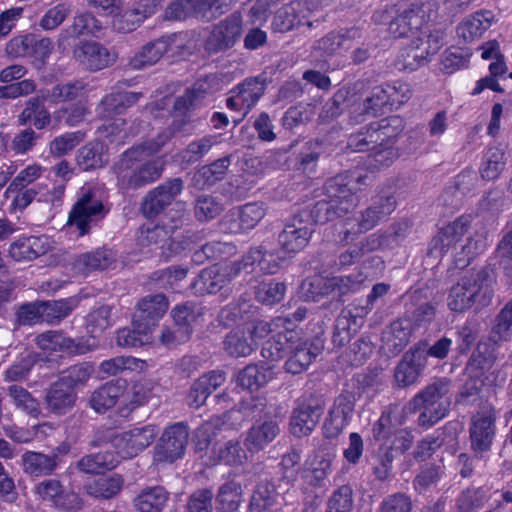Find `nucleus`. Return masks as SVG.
Wrapping results in <instances>:
<instances>
[{"instance_id":"obj_1","label":"nucleus","mask_w":512,"mask_h":512,"mask_svg":"<svg viewBox=\"0 0 512 512\" xmlns=\"http://www.w3.org/2000/svg\"><path fill=\"white\" fill-rule=\"evenodd\" d=\"M398 156V151L391 145H381L366 157L363 168L329 179L325 190L330 200L316 204V221H329L353 209L358 204L357 194L373 182L377 172L391 166Z\"/></svg>"},{"instance_id":"obj_2","label":"nucleus","mask_w":512,"mask_h":512,"mask_svg":"<svg viewBox=\"0 0 512 512\" xmlns=\"http://www.w3.org/2000/svg\"><path fill=\"white\" fill-rule=\"evenodd\" d=\"M275 334L263 345L261 355L273 363L289 355L285 362V369L291 374H300L307 370L316 357L307 342L302 339L301 331L295 324L284 317L274 319Z\"/></svg>"},{"instance_id":"obj_3","label":"nucleus","mask_w":512,"mask_h":512,"mask_svg":"<svg viewBox=\"0 0 512 512\" xmlns=\"http://www.w3.org/2000/svg\"><path fill=\"white\" fill-rule=\"evenodd\" d=\"M494 280L484 269L464 273L450 288L447 305L453 312L479 311L491 304Z\"/></svg>"},{"instance_id":"obj_4","label":"nucleus","mask_w":512,"mask_h":512,"mask_svg":"<svg viewBox=\"0 0 512 512\" xmlns=\"http://www.w3.org/2000/svg\"><path fill=\"white\" fill-rule=\"evenodd\" d=\"M184 213L169 214L161 225H143L136 237L137 244L153 250L160 249V255L170 258L190 248L191 241L178 231L182 228Z\"/></svg>"},{"instance_id":"obj_5","label":"nucleus","mask_w":512,"mask_h":512,"mask_svg":"<svg viewBox=\"0 0 512 512\" xmlns=\"http://www.w3.org/2000/svg\"><path fill=\"white\" fill-rule=\"evenodd\" d=\"M141 147L125 151L114 166L118 185L122 189H136L160 178L164 170L163 158L148 160Z\"/></svg>"},{"instance_id":"obj_6","label":"nucleus","mask_w":512,"mask_h":512,"mask_svg":"<svg viewBox=\"0 0 512 512\" xmlns=\"http://www.w3.org/2000/svg\"><path fill=\"white\" fill-rule=\"evenodd\" d=\"M450 382L439 379L417 393L405 406L406 414L421 411L418 423L430 427L443 419L450 408Z\"/></svg>"},{"instance_id":"obj_7","label":"nucleus","mask_w":512,"mask_h":512,"mask_svg":"<svg viewBox=\"0 0 512 512\" xmlns=\"http://www.w3.org/2000/svg\"><path fill=\"white\" fill-rule=\"evenodd\" d=\"M274 319L271 322L255 320L231 330L223 341L224 350L233 357H247L257 348L258 342L275 334Z\"/></svg>"},{"instance_id":"obj_8","label":"nucleus","mask_w":512,"mask_h":512,"mask_svg":"<svg viewBox=\"0 0 512 512\" xmlns=\"http://www.w3.org/2000/svg\"><path fill=\"white\" fill-rule=\"evenodd\" d=\"M108 211L90 187H82L79 198L69 213L67 224L71 229H75L78 236H83L89 233Z\"/></svg>"},{"instance_id":"obj_9","label":"nucleus","mask_w":512,"mask_h":512,"mask_svg":"<svg viewBox=\"0 0 512 512\" xmlns=\"http://www.w3.org/2000/svg\"><path fill=\"white\" fill-rule=\"evenodd\" d=\"M438 5L434 0L418 1L403 9L390 21V31L397 37L419 30L437 16Z\"/></svg>"},{"instance_id":"obj_10","label":"nucleus","mask_w":512,"mask_h":512,"mask_svg":"<svg viewBox=\"0 0 512 512\" xmlns=\"http://www.w3.org/2000/svg\"><path fill=\"white\" fill-rule=\"evenodd\" d=\"M336 457V446L330 441H323L306 459L302 478L305 483L324 486L332 472V463Z\"/></svg>"},{"instance_id":"obj_11","label":"nucleus","mask_w":512,"mask_h":512,"mask_svg":"<svg viewBox=\"0 0 512 512\" xmlns=\"http://www.w3.org/2000/svg\"><path fill=\"white\" fill-rule=\"evenodd\" d=\"M158 429L153 424L138 426L122 434L111 437L113 447L118 456L128 459L137 456L155 440Z\"/></svg>"},{"instance_id":"obj_12","label":"nucleus","mask_w":512,"mask_h":512,"mask_svg":"<svg viewBox=\"0 0 512 512\" xmlns=\"http://www.w3.org/2000/svg\"><path fill=\"white\" fill-rule=\"evenodd\" d=\"M240 275H242V268L238 262L224 265L216 264L203 269L192 282L191 287L197 294H213Z\"/></svg>"},{"instance_id":"obj_13","label":"nucleus","mask_w":512,"mask_h":512,"mask_svg":"<svg viewBox=\"0 0 512 512\" xmlns=\"http://www.w3.org/2000/svg\"><path fill=\"white\" fill-rule=\"evenodd\" d=\"M243 32V21L239 13H233L216 24L205 41L209 53H219L232 48Z\"/></svg>"},{"instance_id":"obj_14","label":"nucleus","mask_w":512,"mask_h":512,"mask_svg":"<svg viewBox=\"0 0 512 512\" xmlns=\"http://www.w3.org/2000/svg\"><path fill=\"white\" fill-rule=\"evenodd\" d=\"M34 493L41 500L67 512H78L84 507V500L78 493L65 491L62 483L54 478L39 482L34 488Z\"/></svg>"},{"instance_id":"obj_15","label":"nucleus","mask_w":512,"mask_h":512,"mask_svg":"<svg viewBox=\"0 0 512 512\" xmlns=\"http://www.w3.org/2000/svg\"><path fill=\"white\" fill-rule=\"evenodd\" d=\"M183 42L177 34L163 36L149 44L143 46L137 51L129 61V66L133 69H143L156 64L161 57L168 52L178 53L182 48Z\"/></svg>"},{"instance_id":"obj_16","label":"nucleus","mask_w":512,"mask_h":512,"mask_svg":"<svg viewBox=\"0 0 512 512\" xmlns=\"http://www.w3.org/2000/svg\"><path fill=\"white\" fill-rule=\"evenodd\" d=\"M395 199L392 196L380 198L368 207L359 220L346 219L344 240L348 241L352 234L362 233L371 230L379 221L390 215L395 209Z\"/></svg>"},{"instance_id":"obj_17","label":"nucleus","mask_w":512,"mask_h":512,"mask_svg":"<svg viewBox=\"0 0 512 512\" xmlns=\"http://www.w3.org/2000/svg\"><path fill=\"white\" fill-rule=\"evenodd\" d=\"M324 411V405L317 399L300 402L290 417V432L296 437L308 436L315 429Z\"/></svg>"},{"instance_id":"obj_18","label":"nucleus","mask_w":512,"mask_h":512,"mask_svg":"<svg viewBox=\"0 0 512 512\" xmlns=\"http://www.w3.org/2000/svg\"><path fill=\"white\" fill-rule=\"evenodd\" d=\"M313 225L301 215H295L278 236L281 252L290 256L301 251L308 244Z\"/></svg>"},{"instance_id":"obj_19","label":"nucleus","mask_w":512,"mask_h":512,"mask_svg":"<svg viewBox=\"0 0 512 512\" xmlns=\"http://www.w3.org/2000/svg\"><path fill=\"white\" fill-rule=\"evenodd\" d=\"M75 59L86 69L99 71L113 65L117 54L96 41H81L73 51Z\"/></svg>"},{"instance_id":"obj_20","label":"nucleus","mask_w":512,"mask_h":512,"mask_svg":"<svg viewBox=\"0 0 512 512\" xmlns=\"http://www.w3.org/2000/svg\"><path fill=\"white\" fill-rule=\"evenodd\" d=\"M183 190V181L174 178L151 190L144 198L141 210L145 217L157 216Z\"/></svg>"},{"instance_id":"obj_21","label":"nucleus","mask_w":512,"mask_h":512,"mask_svg":"<svg viewBox=\"0 0 512 512\" xmlns=\"http://www.w3.org/2000/svg\"><path fill=\"white\" fill-rule=\"evenodd\" d=\"M280 433V426L272 417L260 418L244 434V445L253 455L264 450Z\"/></svg>"},{"instance_id":"obj_22","label":"nucleus","mask_w":512,"mask_h":512,"mask_svg":"<svg viewBox=\"0 0 512 512\" xmlns=\"http://www.w3.org/2000/svg\"><path fill=\"white\" fill-rule=\"evenodd\" d=\"M188 440V430L182 423L168 427L157 446L156 457L160 461L174 462L182 457Z\"/></svg>"},{"instance_id":"obj_23","label":"nucleus","mask_w":512,"mask_h":512,"mask_svg":"<svg viewBox=\"0 0 512 512\" xmlns=\"http://www.w3.org/2000/svg\"><path fill=\"white\" fill-rule=\"evenodd\" d=\"M354 406V397L349 393L340 394L334 400L323 425L326 438H335L342 432L349 422Z\"/></svg>"},{"instance_id":"obj_24","label":"nucleus","mask_w":512,"mask_h":512,"mask_svg":"<svg viewBox=\"0 0 512 512\" xmlns=\"http://www.w3.org/2000/svg\"><path fill=\"white\" fill-rule=\"evenodd\" d=\"M495 419V411L492 408L485 409L474 417L470 428V440L476 454H482L490 449Z\"/></svg>"},{"instance_id":"obj_25","label":"nucleus","mask_w":512,"mask_h":512,"mask_svg":"<svg viewBox=\"0 0 512 512\" xmlns=\"http://www.w3.org/2000/svg\"><path fill=\"white\" fill-rule=\"evenodd\" d=\"M38 347L48 352H67L70 354H85L90 351V345L83 338L72 339L61 331H47L38 335Z\"/></svg>"},{"instance_id":"obj_26","label":"nucleus","mask_w":512,"mask_h":512,"mask_svg":"<svg viewBox=\"0 0 512 512\" xmlns=\"http://www.w3.org/2000/svg\"><path fill=\"white\" fill-rule=\"evenodd\" d=\"M471 220L470 215H462L440 229L431 241V253L441 256L455 247L470 227Z\"/></svg>"},{"instance_id":"obj_27","label":"nucleus","mask_w":512,"mask_h":512,"mask_svg":"<svg viewBox=\"0 0 512 512\" xmlns=\"http://www.w3.org/2000/svg\"><path fill=\"white\" fill-rule=\"evenodd\" d=\"M77 398L75 390L56 380L45 389L44 405L50 414L64 416L72 411Z\"/></svg>"},{"instance_id":"obj_28","label":"nucleus","mask_w":512,"mask_h":512,"mask_svg":"<svg viewBox=\"0 0 512 512\" xmlns=\"http://www.w3.org/2000/svg\"><path fill=\"white\" fill-rule=\"evenodd\" d=\"M426 366V356L424 350L415 347L408 351L394 372V379L398 386L408 387L416 383L418 377Z\"/></svg>"},{"instance_id":"obj_29","label":"nucleus","mask_w":512,"mask_h":512,"mask_svg":"<svg viewBox=\"0 0 512 512\" xmlns=\"http://www.w3.org/2000/svg\"><path fill=\"white\" fill-rule=\"evenodd\" d=\"M266 215L263 203H247L232 210L226 217L227 229L231 233H242L253 229Z\"/></svg>"},{"instance_id":"obj_30","label":"nucleus","mask_w":512,"mask_h":512,"mask_svg":"<svg viewBox=\"0 0 512 512\" xmlns=\"http://www.w3.org/2000/svg\"><path fill=\"white\" fill-rule=\"evenodd\" d=\"M50 249L46 236H23L13 241L8 248L9 256L16 262L32 261Z\"/></svg>"},{"instance_id":"obj_31","label":"nucleus","mask_w":512,"mask_h":512,"mask_svg":"<svg viewBox=\"0 0 512 512\" xmlns=\"http://www.w3.org/2000/svg\"><path fill=\"white\" fill-rule=\"evenodd\" d=\"M276 256L273 252L263 251L262 247L252 248L238 264L241 265L242 275L255 273L257 269L264 274H275L280 268V260L286 254Z\"/></svg>"},{"instance_id":"obj_32","label":"nucleus","mask_w":512,"mask_h":512,"mask_svg":"<svg viewBox=\"0 0 512 512\" xmlns=\"http://www.w3.org/2000/svg\"><path fill=\"white\" fill-rule=\"evenodd\" d=\"M365 277L362 274L353 277L341 276L332 278H323L321 276L314 277L309 285L317 290L313 291V297L318 295H327L332 292H337L339 295L346 294L350 291H357L360 289Z\"/></svg>"},{"instance_id":"obj_33","label":"nucleus","mask_w":512,"mask_h":512,"mask_svg":"<svg viewBox=\"0 0 512 512\" xmlns=\"http://www.w3.org/2000/svg\"><path fill=\"white\" fill-rule=\"evenodd\" d=\"M361 36L359 29L351 28L341 32H330L314 45V50L322 56H333L350 50Z\"/></svg>"},{"instance_id":"obj_34","label":"nucleus","mask_w":512,"mask_h":512,"mask_svg":"<svg viewBox=\"0 0 512 512\" xmlns=\"http://www.w3.org/2000/svg\"><path fill=\"white\" fill-rule=\"evenodd\" d=\"M444 43V32L441 30L431 31L425 39L419 38L412 42V58L414 62L407 61L404 68L414 70L436 54Z\"/></svg>"},{"instance_id":"obj_35","label":"nucleus","mask_w":512,"mask_h":512,"mask_svg":"<svg viewBox=\"0 0 512 512\" xmlns=\"http://www.w3.org/2000/svg\"><path fill=\"white\" fill-rule=\"evenodd\" d=\"M169 306V301L163 294L148 295L137 304L134 319L151 326V331L158 321L164 316Z\"/></svg>"},{"instance_id":"obj_36","label":"nucleus","mask_w":512,"mask_h":512,"mask_svg":"<svg viewBox=\"0 0 512 512\" xmlns=\"http://www.w3.org/2000/svg\"><path fill=\"white\" fill-rule=\"evenodd\" d=\"M124 393V380L108 382L90 396L89 405L97 413H104L114 405H121V396Z\"/></svg>"},{"instance_id":"obj_37","label":"nucleus","mask_w":512,"mask_h":512,"mask_svg":"<svg viewBox=\"0 0 512 512\" xmlns=\"http://www.w3.org/2000/svg\"><path fill=\"white\" fill-rule=\"evenodd\" d=\"M412 335L411 321L399 319L394 321L382 334L384 348L391 354L396 355L404 349Z\"/></svg>"},{"instance_id":"obj_38","label":"nucleus","mask_w":512,"mask_h":512,"mask_svg":"<svg viewBox=\"0 0 512 512\" xmlns=\"http://www.w3.org/2000/svg\"><path fill=\"white\" fill-rule=\"evenodd\" d=\"M275 377L273 366L268 363L248 365L237 376V383L244 389L255 391Z\"/></svg>"},{"instance_id":"obj_39","label":"nucleus","mask_w":512,"mask_h":512,"mask_svg":"<svg viewBox=\"0 0 512 512\" xmlns=\"http://www.w3.org/2000/svg\"><path fill=\"white\" fill-rule=\"evenodd\" d=\"M114 261V255L111 251L97 249L79 255L73 262L75 273L87 275L94 270H104L110 267Z\"/></svg>"},{"instance_id":"obj_40","label":"nucleus","mask_w":512,"mask_h":512,"mask_svg":"<svg viewBox=\"0 0 512 512\" xmlns=\"http://www.w3.org/2000/svg\"><path fill=\"white\" fill-rule=\"evenodd\" d=\"M22 467L26 474L34 477L51 475L58 467L57 455L26 451L22 455Z\"/></svg>"},{"instance_id":"obj_41","label":"nucleus","mask_w":512,"mask_h":512,"mask_svg":"<svg viewBox=\"0 0 512 512\" xmlns=\"http://www.w3.org/2000/svg\"><path fill=\"white\" fill-rule=\"evenodd\" d=\"M493 14L490 11L477 12L465 18L457 27V34L465 42H472L491 26Z\"/></svg>"},{"instance_id":"obj_42","label":"nucleus","mask_w":512,"mask_h":512,"mask_svg":"<svg viewBox=\"0 0 512 512\" xmlns=\"http://www.w3.org/2000/svg\"><path fill=\"white\" fill-rule=\"evenodd\" d=\"M122 486L123 479L120 475H102L87 481L84 490L91 497L110 499L119 493Z\"/></svg>"},{"instance_id":"obj_43","label":"nucleus","mask_w":512,"mask_h":512,"mask_svg":"<svg viewBox=\"0 0 512 512\" xmlns=\"http://www.w3.org/2000/svg\"><path fill=\"white\" fill-rule=\"evenodd\" d=\"M151 326L133 318V328H122L117 332L116 341L120 347L133 348L151 343Z\"/></svg>"},{"instance_id":"obj_44","label":"nucleus","mask_w":512,"mask_h":512,"mask_svg":"<svg viewBox=\"0 0 512 512\" xmlns=\"http://www.w3.org/2000/svg\"><path fill=\"white\" fill-rule=\"evenodd\" d=\"M212 453L217 462L230 466L243 465L248 461V454H250L237 440H228L217 443L214 446Z\"/></svg>"},{"instance_id":"obj_45","label":"nucleus","mask_w":512,"mask_h":512,"mask_svg":"<svg viewBox=\"0 0 512 512\" xmlns=\"http://www.w3.org/2000/svg\"><path fill=\"white\" fill-rule=\"evenodd\" d=\"M137 99L138 95L134 92L112 93L104 97L97 106V115L101 118L111 119L135 103Z\"/></svg>"},{"instance_id":"obj_46","label":"nucleus","mask_w":512,"mask_h":512,"mask_svg":"<svg viewBox=\"0 0 512 512\" xmlns=\"http://www.w3.org/2000/svg\"><path fill=\"white\" fill-rule=\"evenodd\" d=\"M44 98L39 97L30 98L25 105V108L18 116L20 125L28 123L33 124L37 129H43L49 125L51 116L49 111L44 106Z\"/></svg>"},{"instance_id":"obj_47","label":"nucleus","mask_w":512,"mask_h":512,"mask_svg":"<svg viewBox=\"0 0 512 512\" xmlns=\"http://www.w3.org/2000/svg\"><path fill=\"white\" fill-rule=\"evenodd\" d=\"M303 4L292 1L281 7L274 16L273 28L279 32H287L296 26L306 23L302 17L301 9Z\"/></svg>"},{"instance_id":"obj_48","label":"nucleus","mask_w":512,"mask_h":512,"mask_svg":"<svg viewBox=\"0 0 512 512\" xmlns=\"http://www.w3.org/2000/svg\"><path fill=\"white\" fill-rule=\"evenodd\" d=\"M474 363L469 365L470 379H468L461 388L456 401L469 402L471 398L476 397L484 387H492L494 385V372H489L483 377L481 371H473Z\"/></svg>"},{"instance_id":"obj_49","label":"nucleus","mask_w":512,"mask_h":512,"mask_svg":"<svg viewBox=\"0 0 512 512\" xmlns=\"http://www.w3.org/2000/svg\"><path fill=\"white\" fill-rule=\"evenodd\" d=\"M265 90L264 82L258 78H249L244 80L233 91L238 98L235 101L242 102L243 116L258 102Z\"/></svg>"},{"instance_id":"obj_50","label":"nucleus","mask_w":512,"mask_h":512,"mask_svg":"<svg viewBox=\"0 0 512 512\" xmlns=\"http://www.w3.org/2000/svg\"><path fill=\"white\" fill-rule=\"evenodd\" d=\"M117 451H101L82 457L78 461V468L85 473H98L102 469H113L120 462Z\"/></svg>"},{"instance_id":"obj_51","label":"nucleus","mask_w":512,"mask_h":512,"mask_svg":"<svg viewBox=\"0 0 512 512\" xmlns=\"http://www.w3.org/2000/svg\"><path fill=\"white\" fill-rule=\"evenodd\" d=\"M147 368L146 361L132 356H117L101 362L99 370L107 376H114L124 371L142 372Z\"/></svg>"},{"instance_id":"obj_52","label":"nucleus","mask_w":512,"mask_h":512,"mask_svg":"<svg viewBox=\"0 0 512 512\" xmlns=\"http://www.w3.org/2000/svg\"><path fill=\"white\" fill-rule=\"evenodd\" d=\"M168 500L167 491L160 486L143 490L135 499V506L140 512H160Z\"/></svg>"},{"instance_id":"obj_53","label":"nucleus","mask_w":512,"mask_h":512,"mask_svg":"<svg viewBox=\"0 0 512 512\" xmlns=\"http://www.w3.org/2000/svg\"><path fill=\"white\" fill-rule=\"evenodd\" d=\"M7 394L15 407L31 417H38L41 413L38 400L24 387L12 384L7 388Z\"/></svg>"},{"instance_id":"obj_54","label":"nucleus","mask_w":512,"mask_h":512,"mask_svg":"<svg viewBox=\"0 0 512 512\" xmlns=\"http://www.w3.org/2000/svg\"><path fill=\"white\" fill-rule=\"evenodd\" d=\"M93 372V365L84 362L70 366L69 368L61 372L57 380L59 382H62L65 386L75 390V388L77 387L86 385L87 381L90 379Z\"/></svg>"},{"instance_id":"obj_55","label":"nucleus","mask_w":512,"mask_h":512,"mask_svg":"<svg viewBox=\"0 0 512 512\" xmlns=\"http://www.w3.org/2000/svg\"><path fill=\"white\" fill-rule=\"evenodd\" d=\"M75 307L76 300L71 298L42 302L43 321L49 324H57L69 316Z\"/></svg>"},{"instance_id":"obj_56","label":"nucleus","mask_w":512,"mask_h":512,"mask_svg":"<svg viewBox=\"0 0 512 512\" xmlns=\"http://www.w3.org/2000/svg\"><path fill=\"white\" fill-rule=\"evenodd\" d=\"M144 20L135 5L125 0V7L113 15L112 26L118 32H131L135 30Z\"/></svg>"},{"instance_id":"obj_57","label":"nucleus","mask_w":512,"mask_h":512,"mask_svg":"<svg viewBox=\"0 0 512 512\" xmlns=\"http://www.w3.org/2000/svg\"><path fill=\"white\" fill-rule=\"evenodd\" d=\"M230 165V158L223 157L210 165L203 166L195 175L194 180L198 185L210 186L221 180Z\"/></svg>"},{"instance_id":"obj_58","label":"nucleus","mask_w":512,"mask_h":512,"mask_svg":"<svg viewBox=\"0 0 512 512\" xmlns=\"http://www.w3.org/2000/svg\"><path fill=\"white\" fill-rule=\"evenodd\" d=\"M382 242L378 236L372 234L358 244L350 247L339 256L340 266H349L358 261L366 252L378 249Z\"/></svg>"},{"instance_id":"obj_59","label":"nucleus","mask_w":512,"mask_h":512,"mask_svg":"<svg viewBox=\"0 0 512 512\" xmlns=\"http://www.w3.org/2000/svg\"><path fill=\"white\" fill-rule=\"evenodd\" d=\"M124 126L125 120L120 117L107 119L98 129V138L106 144H123L129 136Z\"/></svg>"},{"instance_id":"obj_60","label":"nucleus","mask_w":512,"mask_h":512,"mask_svg":"<svg viewBox=\"0 0 512 512\" xmlns=\"http://www.w3.org/2000/svg\"><path fill=\"white\" fill-rule=\"evenodd\" d=\"M37 202L50 206L51 209H58L62 206L65 197L66 187L64 183L54 182L52 187L41 182L35 185Z\"/></svg>"},{"instance_id":"obj_61","label":"nucleus","mask_w":512,"mask_h":512,"mask_svg":"<svg viewBox=\"0 0 512 512\" xmlns=\"http://www.w3.org/2000/svg\"><path fill=\"white\" fill-rule=\"evenodd\" d=\"M18 42L23 47V53L32 55L42 61L48 58L53 50V42L48 37L38 38L33 34H29L20 40H15V43Z\"/></svg>"},{"instance_id":"obj_62","label":"nucleus","mask_w":512,"mask_h":512,"mask_svg":"<svg viewBox=\"0 0 512 512\" xmlns=\"http://www.w3.org/2000/svg\"><path fill=\"white\" fill-rule=\"evenodd\" d=\"M222 512H234L241 502V486L233 481L226 482L219 488L216 498Z\"/></svg>"},{"instance_id":"obj_63","label":"nucleus","mask_w":512,"mask_h":512,"mask_svg":"<svg viewBox=\"0 0 512 512\" xmlns=\"http://www.w3.org/2000/svg\"><path fill=\"white\" fill-rule=\"evenodd\" d=\"M102 30L101 22L90 12L76 14L69 28L74 37L83 35L96 36Z\"/></svg>"},{"instance_id":"obj_64","label":"nucleus","mask_w":512,"mask_h":512,"mask_svg":"<svg viewBox=\"0 0 512 512\" xmlns=\"http://www.w3.org/2000/svg\"><path fill=\"white\" fill-rule=\"evenodd\" d=\"M512 336V299L501 309L492 327L491 339L507 341Z\"/></svg>"}]
</instances>
